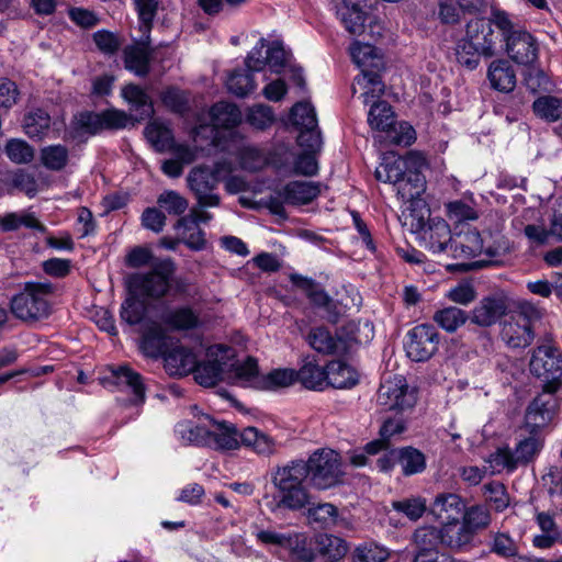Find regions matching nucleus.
Masks as SVG:
<instances>
[{
  "instance_id": "1",
  "label": "nucleus",
  "mask_w": 562,
  "mask_h": 562,
  "mask_svg": "<svg viewBox=\"0 0 562 562\" xmlns=\"http://www.w3.org/2000/svg\"><path fill=\"white\" fill-rule=\"evenodd\" d=\"M497 46L518 65H530L538 59L537 38L513 20L512 14L499 8H492L488 16L471 19L465 24L464 35L456 43L457 63L474 70L481 58H492L497 54Z\"/></svg>"
},
{
  "instance_id": "2",
  "label": "nucleus",
  "mask_w": 562,
  "mask_h": 562,
  "mask_svg": "<svg viewBox=\"0 0 562 562\" xmlns=\"http://www.w3.org/2000/svg\"><path fill=\"white\" fill-rule=\"evenodd\" d=\"M133 116L124 110L108 108L102 111L82 110L75 113L65 127L63 140L76 145L87 144L91 137L105 131L114 132L127 127Z\"/></svg>"
},
{
  "instance_id": "3",
  "label": "nucleus",
  "mask_w": 562,
  "mask_h": 562,
  "mask_svg": "<svg viewBox=\"0 0 562 562\" xmlns=\"http://www.w3.org/2000/svg\"><path fill=\"white\" fill-rule=\"evenodd\" d=\"M305 460L294 459L274 467L270 472L271 483L277 491V506L290 510H300L311 503V495L305 486L308 479Z\"/></svg>"
},
{
  "instance_id": "4",
  "label": "nucleus",
  "mask_w": 562,
  "mask_h": 562,
  "mask_svg": "<svg viewBox=\"0 0 562 562\" xmlns=\"http://www.w3.org/2000/svg\"><path fill=\"white\" fill-rule=\"evenodd\" d=\"M54 292L50 282H25L10 301L11 313L25 323L47 318L52 312L50 297Z\"/></svg>"
},
{
  "instance_id": "5",
  "label": "nucleus",
  "mask_w": 562,
  "mask_h": 562,
  "mask_svg": "<svg viewBox=\"0 0 562 562\" xmlns=\"http://www.w3.org/2000/svg\"><path fill=\"white\" fill-rule=\"evenodd\" d=\"M408 165L403 182L398 186L397 194L405 201H409L412 207L411 216L413 217L412 226L416 227V231H425L427 222L424 213L416 214L415 206L419 204H426L422 199V195L426 191V177L424 169L427 167L426 158L417 151H409L406 154V162Z\"/></svg>"
},
{
  "instance_id": "6",
  "label": "nucleus",
  "mask_w": 562,
  "mask_h": 562,
  "mask_svg": "<svg viewBox=\"0 0 562 562\" xmlns=\"http://www.w3.org/2000/svg\"><path fill=\"white\" fill-rule=\"evenodd\" d=\"M173 273H176V266L172 260H157L153 262L150 271L133 274L130 279V288L138 296L159 300L171 290Z\"/></svg>"
},
{
  "instance_id": "7",
  "label": "nucleus",
  "mask_w": 562,
  "mask_h": 562,
  "mask_svg": "<svg viewBox=\"0 0 562 562\" xmlns=\"http://www.w3.org/2000/svg\"><path fill=\"white\" fill-rule=\"evenodd\" d=\"M311 484L317 490H328L340 483L344 475L341 459L333 449L319 448L305 461Z\"/></svg>"
},
{
  "instance_id": "8",
  "label": "nucleus",
  "mask_w": 562,
  "mask_h": 562,
  "mask_svg": "<svg viewBox=\"0 0 562 562\" xmlns=\"http://www.w3.org/2000/svg\"><path fill=\"white\" fill-rule=\"evenodd\" d=\"M470 195L472 204L462 199L445 203L446 216L454 225V235L460 238L456 246H483L484 243L481 232L470 223L480 216L473 194Z\"/></svg>"
},
{
  "instance_id": "9",
  "label": "nucleus",
  "mask_w": 562,
  "mask_h": 562,
  "mask_svg": "<svg viewBox=\"0 0 562 562\" xmlns=\"http://www.w3.org/2000/svg\"><path fill=\"white\" fill-rule=\"evenodd\" d=\"M20 227L31 229L32 235L37 239L32 246H38L40 240H44L45 246H74L72 237L68 233L60 237L53 235L34 213L10 212L0 215V229L2 232H13Z\"/></svg>"
},
{
  "instance_id": "10",
  "label": "nucleus",
  "mask_w": 562,
  "mask_h": 562,
  "mask_svg": "<svg viewBox=\"0 0 562 562\" xmlns=\"http://www.w3.org/2000/svg\"><path fill=\"white\" fill-rule=\"evenodd\" d=\"M235 358V349L224 345H214L207 348L206 359L196 362L194 371L195 381L203 386H214L225 382L229 361Z\"/></svg>"
},
{
  "instance_id": "11",
  "label": "nucleus",
  "mask_w": 562,
  "mask_h": 562,
  "mask_svg": "<svg viewBox=\"0 0 562 562\" xmlns=\"http://www.w3.org/2000/svg\"><path fill=\"white\" fill-rule=\"evenodd\" d=\"M530 371L543 381V389L557 392L562 384V353L554 347H538L530 360Z\"/></svg>"
},
{
  "instance_id": "12",
  "label": "nucleus",
  "mask_w": 562,
  "mask_h": 562,
  "mask_svg": "<svg viewBox=\"0 0 562 562\" xmlns=\"http://www.w3.org/2000/svg\"><path fill=\"white\" fill-rule=\"evenodd\" d=\"M416 401V392L402 375L384 380L378 391L376 402L386 411L404 412L414 407Z\"/></svg>"
},
{
  "instance_id": "13",
  "label": "nucleus",
  "mask_w": 562,
  "mask_h": 562,
  "mask_svg": "<svg viewBox=\"0 0 562 562\" xmlns=\"http://www.w3.org/2000/svg\"><path fill=\"white\" fill-rule=\"evenodd\" d=\"M289 122L299 131L297 145L300 147L313 148L321 143L316 112L310 102H296L290 110Z\"/></svg>"
},
{
  "instance_id": "14",
  "label": "nucleus",
  "mask_w": 562,
  "mask_h": 562,
  "mask_svg": "<svg viewBox=\"0 0 562 562\" xmlns=\"http://www.w3.org/2000/svg\"><path fill=\"white\" fill-rule=\"evenodd\" d=\"M439 340V334L432 325H417L406 335V355L413 361H426L438 350Z\"/></svg>"
},
{
  "instance_id": "15",
  "label": "nucleus",
  "mask_w": 562,
  "mask_h": 562,
  "mask_svg": "<svg viewBox=\"0 0 562 562\" xmlns=\"http://www.w3.org/2000/svg\"><path fill=\"white\" fill-rule=\"evenodd\" d=\"M464 255V261L447 265V270L467 272L507 262L508 248H454Z\"/></svg>"
},
{
  "instance_id": "16",
  "label": "nucleus",
  "mask_w": 562,
  "mask_h": 562,
  "mask_svg": "<svg viewBox=\"0 0 562 562\" xmlns=\"http://www.w3.org/2000/svg\"><path fill=\"white\" fill-rule=\"evenodd\" d=\"M145 136L158 153L173 151L187 164L193 160V153L186 144H177L172 130L162 122H151L145 127Z\"/></svg>"
},
{
  "instance_id": "17",
  "label": "nucleus",
  "mask_w": 562,
  "mask_h": 562,
  "mask_svg": "<svg viewBox=\"0 0 562 562\" xmlns=\"http://www.w3.org/2000/svg\"><path fill=\"white\" fill-rule=\"evenodd\" d=\"M201 218L199 216L186 215L179 217L173 224L175 237H164L159 240L158 246H206L204 233L199 224Z\"/></svg>"
},
{
  "instance_id": "18",
  "label": "nucleus",
  "mask_w": 562,
  "mask_h": 562,
  "mask_svg": "<svg viewBox=\"0 0 562 562\" xmlns=\"http://www.w3.org/2000/svg\"><path fill=\"white\" fill-rule=\"evenodd\" d=\"M369 0H340L336 3V15L351 35H361L369 18Z\"/></svg>"
},
{
  "instance_id": "19",
  "label": "nucleus",
  "mask_w": 562,
  "mask_h": 562,
  "mask_svg": "<svg viewBox=\"0 0 562 562\" xmlns=\"http://www.w3.org/2000/svg\"><path fill=\"white\" fill-rule=\"evenodd\" d=\"M508 305L503 296H485L469 313V319L479 327H491L506 315Z\"/></svg>"
},
{
  "instance_id": "20",
  "label": "nucleus",
  "mask_w": 562,
  "mask_h": 562,
  "mask_svg": "<svg viewBox=\"0 0 562 562\" xmlns=\"http://www.w3.org/2000/svg\"><path fill=\"white\" fill-rule=\"evenodd\" d=\"M501 336L510 348H526L533 340L531 322L524 314L512 315L502 325Z\"/></svg>"
},
{
  "instance_id": "21",
  "label": "nucleus",
  "mask_w": 562,
  "mask_h": 562,
  "mask_svg": "<svg viewBox=\"0 0 562 562\" xmlns=\"http://www.w3.org/2000/svg\"><path fill=\"white\" fill-rule=\"evenodd\" d=\"M50 114L43 108L36 106L26 111L22 119L24 134L34 142L46 138L53 128L54 137H58L60 128H56Z\"/></svg>"
},
{
  "instance_id": "22",
  "label": "nucleus",
  "mask_w": 562,
  "mask_h": 562,
  "mask_svg": "<svg viewBox=\"0 0 562 562\" xmlns=\"http://www.w3.org/2000/svg\"><path fill=\"white\" fill-rule=\"evenodd\" d=\"M554 393L543 389V392L529 404L525 415L526 427L535 430L552 420L558 406Z\"/></svg>"
},
{
  "instance_id": "23",
  "label": "nucleus",
  "mask_w": 562,
  "mask_h": 562,
  "mask_svg": "<svg viewBox=\"0 0 562 562\" xmlns=\"http://www.w3.org/2000/svg\"><path fill=\"white\" fill-rule=\"evenodd\" d=\"M307 342L323 355H345L350 348V339L333 335L326 327H314L307 335Z\"/></svg>"
},
{
  "instance_id": "24",
  "label": "nucleus",
  "mask_w": 562,
  "mask_h": 562,
  "mask_svg": "<svg viewBox=\"0 0 562 562\" xmlns=\"http://www.w3.org/2000/svg\"><path fill=\"white\" fill-rule=\"evenodd\" d=\"M321 183L314 181L293 180L283 186L279 191L288 205H307L321 194Z\"/></svg>"
},
{
  "instance_id": "25",
  "label": "nucleus",
  "mask_w": 562,
  "mask_h": 562,
  "mask_svg": "<svg viewBox=\"0 0 562 562\" xmlns=\"http://www.w3.org/2000/svg\"><path fill=\"white\" fill-rule=\"evenodd\" d=\"M261 376L257 360L252 357H247L243 362L234 361V359L229 361L225 382L258 390L257 382L259 383Z\"/></svg>"
},
{
  "instance_id": "26",
  "label": "nucleus",
  "mask_w": 562,
  "mask_h": 562,
  "mask_svg": "<svg viewBox=\"0 0 562 562\" xmlns=\"http://www.w3.org/2000/svg\"><path fill=\"white\" fill-rule=\"evenodd\" d=\"M140 349L145 356L158 358L167 352V336L160 324L157 322H145L143 324V335Z\"/></svg>"
},
{
  "instance_id": "27",
  "label": "nucleus",
  "mask_w": 562,
  "mask_h": 562,
  "mask_svg": "<svg viewBox=\"0 0 562 562\" xmlns=\"http://www.w3.org/2000/svg\"><path fill=\"white\" fill-rule=\"evenodd\" d=\"M464 510L461 497L453 493H443L436 496L430 513L441 522L459 520Z\"/></svg>"
},
{
  "instance_id": "28",
  "label": "nucleus",
  "mask_w": 562,
  "mask_h": 562,
  "mask_svg": "<svg viewBox=\"0 0 562 562\" xmlns=\"http://www.w3.org/2000/svg\"><path fill=\"white\" fill-rule=\"evenodd\" d=\"M112 382L122 387L130 389L135 396V404L145 401V385L142 375L128 366L110 367Z\"/></svg>"
},
{
  "instance_id": "29",
  "label": "nucleus",
  "mask_w": 562,
  "mask_h": 562,
  "mask_svg": "<svg viewBox=\"0 0 562 562\" xmlns=\"http://www.w3.org/2000/svg\"><path fill=\"white\" fill-rule=\"evenodd\" d=\"M239 437L243 446L250 448L259 456L270 457L278 451L276 439L256 427L244 428Z\"/></svg>"
},
{
  "instance_id": "30",
  "label": "nucleus",
  "mask_w": 562,
  "mask_h": 562,
  "mask_svg": "<svg viewBox=\"0 0 562 562\" xmlns=\"http://www.w3.org/2000/svg\"><path fill=\"white\" fill-rule=\"evenodd\" d=\"M212 125L225 131L236 130L243 121L239 106L233 102L218 101L210 109Z\"/></svg>"
},
{
  "instance_id": "31",
  "label": "nucleus",
  "mask_w": 562,
  "mask_h": 562,
  "mask_svg": "<svg viewBox=\"0 0 562 562\" xmlns=\"http://www.w3.org/2000/svg\"><path fill=\"white\" fill-rule=\"evenodd\" d=\"M491 87L499 92H512L516 87V74L508 60L498 59L491 63L487 70Z\"/></svg>"
},
{
  "instance_id": "32",
  "label": "nucleus",
  "mask_w": 562,
  "mask_h": 562,
  "mask_svg": "<svg viewBox=\"0 0 562 562\" xmlns=\"http://www.w3.org/2000/svg\"><path fill=\"white\" fill-rule=\"evenodd\" d=\"M196 356L186 347H176L165 356V366L171 375L194 373Z\"/></svg>"
},
{
  "instance_id": "33",
  "label": "nucleus",
  "mask_w": 562,
  "mask_h": 562,
  "mask_svg": "<svg viewBox=\"0 0 562 562\" xmlns=\"http://www.w3.org/2000/svg\"><path fill=\"white\" fill-rule=\"evenodd\" d=\"M153 55V53L133 44L127 45L123 49L124 68L137 77L145 78L150 72Z\"/></svg>"
},
{
  "instance_id": "34",
  "label": "nucleus",
  "mask_w": 562,
  "mask_h": 562,
  "mask_svg": "<svg viewBox=\"0 0 562 562\" xmlns=\"http://www.w3.org/2000/svg\"><path fill=\"white\" fill-rule=\"evenodd\" d=\"M214 429H210L211 440L209 447L217 450H234L239 447L240 432L231 423H213Z\"/></svg>"
},
{
  "instance_id": "35",
  "label": "nucleus",
  "mask_w": 562,
  "mask_h": 562,
  "mask_svg": "<svg viewBox=\"0 0 562 562\" xmlns=\"http://www.w3.org/2000/svg\"><path fill=\"white\" fill-rule=\"evenodd\" d=\"M370 127L379 132H389L396 125L395 113L386 100H376L370 106L368 113Z\"/></svg>"
},
{
  "instance_id": "36",
  "label": "nucleus",
  "mask_w": 562,
  "mask_h": 562,
  "mask_svg": "<svg viewBox=\"0 0 562 562\" xmlns=\"http://www.w3.org/2000/svg\"><path fill=\"white\" fill-rule=\"evenodd\" d=\"M441 543L451 549H462L470 544L473 539L472 531L464 522L453 520L443 522L440 528Z\"/></svg>"
},
{
  "instance_id": "37",
  "label": "nucleus",
  "mask_w": 562,
  "mask_h": 562,
  "mask_svg": "<svg viewBox=\"0 0 562 562\" xmlns=\"http://www.w3.org/2000/svg\"><path fill=\"white\" fill-rule=\"evenodd\" d=\"M327 385L335 389H349L358 383L357 371L341 361H331L327 364Z\"/></svg>"
},
{
  "instance_id": "38",
  "label": "nucleus",
  "mask_w": 562,
  "mask_h": 562,
  "mask_svg": "<svg viewBox=\"0 0 562 562\" xmlns=\"http://www.w3.org/2000/svg\"><path fill=\"white\" fill-rule=\"evenodd\" d=\"M432 319L438 327L453 334L469 321V313L457 306H446L436 311Z\"/></svg>"
},
{
  "instance_id": "39",
  "label": "nucleus",
  "mask_w": 562,
  "mask_h": 562,
  "mask_svg": "<svg viewBox=\"0 0 562 562\" xmlns=\"http://www.w3.org/2000/svg\"><path fill=\"white\" fill-rule=\"evenodd\" d=\"M533 114L548 123H562V99L555 95H540L532 102Z\"/></svg>"
},
{
  "instance_id": "40",
  "label": "nucleus",
  "mask_w": 562,
  "mask_h": 562,
  "mask_svg": "<svg viewBox=\"0 0 562 562\" xmlns=\"http://www.w3.org/2000/svg\"><path fill=\"white\" fill-rule=\"evenodd\" d=\"M297 380L296 371L288 368L273 369L267 374H262L259 383V391H278L280 389L293 385Z\"/></svg>"
},
{
  "instance_id": "41",
  "label": "nucleus",
  "mask_w": 562,
  "mask_h": 562,
  "mask_svg": "<svg viewBox=\"0 0 562 562\" xmlns=\"http://www.w3.org/2000/svg\"><path fill=\"white\" fill-rule=\"evenodd\" d=\"M541 438L530 430V435L526 438L519 439L513 450V456L517 467L527 465L531 463L542 449Z\"/></svg>"
},
{
  "instance_id": "42",
  "label": "nucleus",
  "mask_w": 562,
  "mask_h": 562,
  "mask_svg": "<svg viewBox=\"0 0 562 562\" xmlns=\"http://www.w3.org/2000/svg\"><path fill=\"white\" fill-rule=\"evenodd\" d=\"M176 432L186 443L206 447L210 445V429L204 424H194L191 420L180 422L176 426Z\"/></svg>"
},
{
  "instance_id": "43",
  "label": "nucleus",
  "mask_w": 562,
  "mask_h": 562,
  "mask_svg": "<svg viewBox=\"0 0 562 562\" xmlns=\"http://www.w3.org/2000/svg\"><path fill=\"white\" fill-rule=\"evenodd\" d=\"M285 550L292 562H312L315 558L314 551L308 543L307 536L303 532H289Z\"/></svg>"
},
{
  "instance_id": "44",
  "label": "nucleus",
  "mask_w": 562,
  "mask_h": 562,
  "mask_svg": "<svg viewBox=\"0 0 562 562\" xmlns=\"http://www.w3.org/2000/svg\"><path fill=\"white\" fill-rule=\"evenodd\" d=\"M227 90L236 97L244 98L252 92L256 88L254 72L247 68L234 69L226 80Z\"/></svg>"
},
{
  "instance_id": "45",
  "label": "nucleus",
  "mask_w": 562,
  "mask_h": 562,
  "mask_svg": "<svg viewBox=\"0 0 562 562\" xmlns=\"http://www.w3.org/2000/svg\"><path fill=\"white\" fill-rule=\"evenodd\" d=\"M490 551L497 557L504 559H513L519 557V541L513 538L508 532H494L491 535L488 543Z\"/></svg>"
},
{
  "instance_id": "46",
  "label": "nucleus",
  "mask_w": 562,
  "mask_h": 562,
  "mask_svg": "<svg viewBox=\"0 0 562 562\" xmlns=\"http://www.w3.org/2000/svg\"><path fill=\"white\" fill-rule=\"evenodd\" d=\"M297 380L310 390H323L327 386V367L324 369L314 362L305 363L296 371Z\"/></svg>"
},
{
  "instance_id": "47",
  "label": "nucleus",
  "mask_w": 562,
  "mask_h": 562,
  "mask_svg": "<svg viewBox=\"0 0 562 562\" xmlns=\"http://www.w3.org/2000/svg\"><path fill=\"white\" fill-rule=\"evenodd\" d=\"M316 543L321 555L333 562L341 560L348 552L346 541L333 535H319Z\"/></svg>"
},
{
  "instance_id": "48",
  "label": "nucleus",
  "mask_w": 562,
  "mask_h": 562,
  "mask_svg": "<svg viewBox=\"0 0 562 562\" xmlns=\"http://www.w3.org/2000/svg\"><path fill=\"white\" fill-rule=\"evenodd\" d=\"M398 464L404 475L409 476L420 473L426 468V458L422 451L413 447L398 449Z\"/></svg>"
},
{
  "instance_id": "49",
  "label": "nucleus",
  "mask_w": 562,
  "mask_h": 562,
  "mask_svg": "<svg viewBox=\"0 0 562 562\" xmlns=\"http://www.w3.org/2000/svg\"><path fill=\"white\" fill-rule=\"evenodd\" d=\"M123 99L135 111H143L146 108V115L154 113V105L150 97L144 88L136 83H127L122 88Z\"/></svg>"
},
{
  "instance_id": "50",
  "label": "nucleus",
  "mask_w": 562,
  "mask_h": 562,
  "mask_svg": "<svg viewBox=\"0 0 562 562\" xmlns=\"http://www.w3.org/2000/svg\"><path fill=\"white\" fill-rule=\"evenodd\" d=\"M425 233L429 234V246H456L460 240L454 235V225L441 218L429 224Z\"/></svg>"
},
{
  "instance_id": "51",
  "label": "nucleus",
  "mask_w": 562,
  "mask_h": 562,
  "mask_svg": "<svg viewBox=\"0 0 562 562\" xmlns=\"http://www.w3.org/2000/svg\"><path fill=\"white\" fill-rule=\"evenodd\" d=\"M162 322L172 329L186 330L195 328L199 317L192 308L179 307L164 314Z\"/></svg>"
},
{
  "instance_id": "52",
  "label": "nucleus",
  "mask_w": 562,
  "mask_h": 562,
  "mask_svg": "<svg viewBox=\"0 0 562 562\" xmlns=\"http://www.w3.org/2000/svg\"><path fill=\"white\" fill-rule=\"evenodd\" d=\"M263 59H257L256 71H261L268 65L276 74H280L286 65V53L281 41H272L267 48Z\"/></svg>"
},
{
  "instance_id": "53",
  "label": "nucleus",
  "mask_w": 562,
  "mask_h": 562,
  "mask_svg": "<svg viewBox=\"0 0 562 562\" xmlns=\"http://www.w3.org/2000/svg\"><path fill=\"white\" fill-rule=\"evenodd\" d=\"M41 160L46 169L60 171L68 165V148L61 144L46 146L41 150Z\"/></svg>"
},
{
  "instance_id": "54",
  "label": "nucleus",
  "mask_w": 562,
  "mask_h": 562,
  "mask_svg": "<svg viewBox=\"0 0 562 562\" xmlns=\"http://www.w3.org/2000/svg\"><path fill=\"white\" fill-rule=\"evenodd\" d=\"M290 280L293 285L302 290L316 305L325 306L329 302V297L326 292L313 279L303 277L299 273H291Z\"/></svg>"
},
{
  "instance_id": "55",
  "label": "nucleus",
  "mask_w": 562,
  "mask_h": 562,
  "mask_svg": "<svg viewBox=\"0 0 562 562\" xmlns=\"http://www.w3.org/2000/svg\"><path fill=\"white\" fill-rule=\"evenodd\" d=\"M4 179L7 181L8 194L10 195L15 189L25 192L31 198L36 194L35 178L22 169L14 172H4Z\"/></svg>"
},
{
  "instance_id": "56",
  "label": "nucleus",
  "mask_w": 562,
  "mask_h": 562,
  "mask_svg": "<svg viewBox=\"0 0 562 562\" xmlns=\"http://www.w3.org/2000/svg\"><path fill=\"white\" fill-rule=\"evenodd\" d=\"M486 463L492 474H498L503 471L512 473L518 468L513 456V450L509 447L497 448L487 457Z\"/></svg>"
},
{
  "instance_id": "57",
  "label": "nucleus",
  "mask_w": 562,
  "mask_h": 562,
  "mask_svg": "<svg viewBox=\"0 0 562 562\" xmlns=\"http://www.w3.org/2000/svg\"><path fill=\"white\" fill-rule=\"evenodd\" d=\"M160 101L176 114H183L189 110V101L184 91L175 86H169L161 91Z\"/></svg>"
},
{
  "instance_id": "58",
  "label": "nucleus",
  "mask_w": 562,
  "mask_h": 562,
  "mask_svg": "<svg viewBox=\"0 0 562 562\" xmlns=\"http://www.w3.org/2000/svg\"><path fill=\"white\" fill-rule=\"evenodd\" d=\"M272 109L266 104H257L248 109L246 122L258 131H266L274 123Z\"/></svg>"
},
{
  "instance_id": "59",
  "label": "nucleus",
  "mask_w": 562,
  "mask_h": 562,
  "mask_svg": "<svg viewBox=\"0 0 562 562\" xmlns=\"http://www.w3.org/2000/svg\"><path fill=\"white\" fill-rule=\"evenodd\" d=\"M4 153L14 164H27L34 158V148L27 142L19 138L9 139Z\"/></svg>"
},
{
  "instance_id": "60",
  "label": "nucleus",
  "mask_w": 562,
  "mask_h": 562,
  "mask_svg": "<svg viewBox=\"0 0 562 562\" xmlns=\"http://www.w3.org/2000/svg\"><path fill=\"white\" fill-rule=\"evenodd\" d=\"M392 507L397 513L405 515L411 520L419 519L427 509V502L423 497H407L392 502Z\"/></svg>"
},
{
  "instance_id": "61",
  "label": "nucleus",
  "mask_w": 562,
  "mask_h": 562,
  "mask_svg": "<svg viewBox=\"0 0 562 562\" xmlns=\"http://www.w3.org/2000/svg\"><path fill=\"white\" fill-rule=\"evenodd\" d=\"M389 550L374 542L363 543L357 547L352 553L353 562H384L387 560Z\"/></svg>"
},
{
  "instance_id": "62",
  "label": "nucleus",
  "mask_w": 562,
  "mask_h": 562,
  "mask_svg": "<svg viewBox=\"0 0 562 562\" xmlns=\"http://www.w3.org/2000/svg\"><path fill=\"white\" fill-rule=\"evenodd\" d=\"M321 143L317 144L319 146ZM316 145L313 148H304L305 150L300 153L293 164V170L296 175L304 177H314L318 173V161L314 154Z\"/></svg>"
},
{
  "instance_id": "63",
  "label": "nucleus",
  "mask_w": 562,
  "mask_h": 562,
  "mask_svg": "<svg viewBox=\"0 0 562 562\" xmlns=\"http://www.w3.org/2000/svg\"><path fill=\"white\" fill-rule=\"evenodd\" d=\"M237 159L243 170L256 172L261 170L266 162L262 151L255 146H245L238 150Z\"/></svg>"
},
{
  "instance_id": "64",
  "label": "nucleus",
  "mask_w": 562,
  "mask_h": 562,
  "mask_svg": "<svg viewBox=\"0 0 562 562\" xmlns=\"http://www.w3.org/2000/svg\"><path fill=\"white\" fill-rule=\"evenodd\" d=\"M417 551L438 550L441 543L440 529L431 526L418 528L414 533Z\"/></svg>"
}]
</instances>
